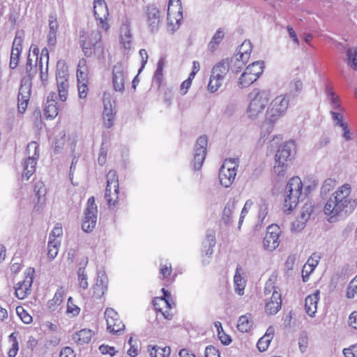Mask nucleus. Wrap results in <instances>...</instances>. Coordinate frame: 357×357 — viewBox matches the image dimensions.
I'll return each mask as SVG.
<instances>
[{
	"label": "nucleus",
	"instance_id": "nucleus-21",
	"mask_svg": "<svg viewBox=\"0 0 357 357\" xmlns=\"http://www.w3.org/2000/svg\"><path fill=\"white\" fill-rule=\"evenodd\" d=\"M38 160V159L36 158V156L31 155H29L27 158L24 160V161L22 163L23 178H25L26 180H28L31 177V176L35 172L36 165L37 164Z\"/></svg>",
	"mask_w": 357,
	"mask_h": 357
},
{
	"label": "nucleus",
	"instance_id": "nucleus-10",
	"mask_svg": "<svg viewBox=\"0 0 357 357\" xmlns=\"http://www.w3.org/2000/svg\"><path fill=\"white\" fill-rule=\"evenodd\" d=\"M207 143V137L205 135L200 136L196 142L192 162L195 170H199L202 167L206 154Z\"/></svg>",
	"mask_w": 357,
	"mask_h": 357
},
{
	"label": "nucleus",
	"instance_id": "nucleus-40",
	"mask_svg": "<svg viewBox=\"0 0 357 357\" xmlns=\"http://www.w3.org/2000/svg\"><path fill=\"white\" fill-rule=\"evenodd\" d=\"M347 59L348 64L357 70V46L350 47L347 50Z\"/></svg>",
	"mask_w": 357,
	"mask_h": 357
},
{
	"label": "nucleus",
	"instance_id": "nucleus-42",
	"mask_svg": "<svg viewBox=\"0 0 357 357\" xmlns=\"http://www.w3.org/2000/svg\"><path fill=\"white\" fill-rule=\"evenodd\" d=\"M252 326V322L247 315L241 316L238 321L237 328L242 333L248 332Z\"/></svg>",
	"mask_w": 357,
	"mask_h": 357
},
{
	"label": "nucleus",
	"instance_id": "nucleus-58",
	"mask_svg": "<svg viewBox=\"0 0 357 357\" xmlns=\"http://www.w3.org/2000/svg\"><path fill=\"white\" fill-rule=\"evenodd\" d=\"M205 357H220V354L218 349L209 345L205 349Z\"/></svg>",
	"mask_w": 357,
	"mask_h": 357
},
{
	"label": "nucleus",
	"instance_id": "nucleus-8",
	"mask_svg": "<svg viewBox=\"0 0 357 357\" xmlns=\"http://www.w3.org/2000/svg\"><path fill=\"white\" fill-rule=\"evenodd\" d=\"M97 206L93 197L87 201V206L84 211V218L82 223V228L85 232H91L95 228L97 222Z\"/></svg>",
	"mask_w": 357,
	"mask_h": 357
},
{
	"label": "nucleus",
	"instance_id": "nucleus-53",
	"mask_svg": "<svg viewBox=\"0 0 357 357\" xmlns=\"http://www.w3.org/2000/svg\"><path fill=\"white\" fill-rule=\"evenodd\" d=\"M356 294H357V280H352L347 288V296L349 298H353Z\"/></svg>",
	"mask_w": 357,
	"mask_h": 357
},
{
	"label": "nucleus",
	"instance_id": "nucleus-59",
	"mask_svg": "<svg viewBox=\"0 0 357 357\" xmlns=\"http://www.w3.org/2000/svg\"><path fill=\"white\" fill-rule=\"evenodd\" d=\"M77 89L79 98H85L88 93V83H77Z\"/></svg>",
	"mask_w": 357,
	"mask_h": 357
},
{
	"label": "nucleus",
	"instance_id": "nucleus-11",
	"mask_svg": "<svg viewBox=\"0 0 357 357\" xmlns=\"http://www.w3.org/2000/svg\"><path fill=\"white\" fill-rule=\"evenodd\" d=\"M93 12L98 26L107 31L109 26L107 23L109 12L105 1L104 0H94Z\"/></svg>",
	"mask_w": 357,
	"mask_h": 357
},
{
	"label": "nucleus",
	"instance_id": "nucleus-36",
	"mask_svg": "<svg viewBox=\"0 0 357 357\" xmlns=\"http://www.w3.org/2000/svg\"><path fill=\"white\" fill-rule=\"evenodd\" d=\"M59 114V108L57 102H45L44 108V115L47 119H52L55 118Z\"/></svg>",
	"mask_w": 357,
	"mask_h": 357
},
{
	"label": "nucleus",
	"instance_id": "nucleus-57",
	"mask_svg": "<svg viewBox=\"0 0 357 357\" xmlns=\"http://www.w3.org/2000/svg\"><path fill=\"white\" fill-rule=\"evenodd\" d=\"M118 194L119 193H116L115 190H114V192L112 194V191H110L109 195L107 197V189H105V197L107 200V204L109 205V207L115 206L118 199Z\"/></svg>",
	"mask_w": 357,
	"mask_h": 357
},
{
	"label": "nucleus",
	"instance_id": "nucleus-4",
	"mask_svg": "<svg viewBox=\"0 0 357 357\" xmlns=\"http://www.w3.org/2000/svg\"><path fill=\"white\" fill-rule=\"evenodd\" d=\"M250 104L247 109L249 119L254 120L262 114L269 100V92L254 89L248 95Z\"/></svg>",
	"mask_w": 357,
	"mask_h": 357
},
{
	"label": "nucleus",
	"instance_id": "nucleus-16",
	"mask_svg": "<svg viewBox=\"0 0 357 357\" xmlns=\"http://www.w3.org/2000/svg\"><path fill=\"white\" fill-rule=\"evenodd\" d=\"M130 24L131 20L127 16L123 17L120 27V43L125 50H130L132 45Z\"/></svg>",
	"mask_w": 357,
	"mask_h": 357
},
{
	"label": "nucleus",
	"instance_id": "nucleus-54",
	"mask_svg": "<svg viewBox=\"0 0 357 357\" xmlns=\"http://www.w3.org/2000/svg\"><path fill=\"white\" fill-rule=\"evenodd\" d=\"M306 222V221L302 220V219L298 216L296 220L292 222L291 230L294 231H301L305 227Z\"/></svg>",
	"mask_w": 357,
	"mask_h": 357
},
{
	"label": "nucleus",
	"instance_id": "nucleus-27",
	"mask_svg": "<svg viewBox=\"0 0 357 357\" xmlns=\"http://www.w3.org/2000/svg\"><path fill=\"white\" fill-rule=\"evenodd\" d=\"M236 202L234 199H229L226 204L222 212V220L225 225H229L232 222L231 215L235 209Z\"/></svg>",
	"mask_w": 357,
	"mask_h": 357
},
{
	"label": "nucleus",
	"instance_id": "nucleus-48",
	"mask_svg": "<svg viewBox=\"0 0 357 357\" xmlns=\"http://www.w3.org/2000/svg\"><path fill=\"white\" fill-rule=\"evenodd\" d=\"M61 77L63 79H68V77H69L68 68L64 63L58 62L56 79H60Z\"/></svg>",
	"mask_w": 357,
	"mask_h": 357
},
{
	"label": "nucleus",
	"instance_id": "nucleus-46",
	"mask_svg": "<svg viewBox=\"0 0 357 357\" xmlns=\"http://www.w3.org/2000/svg\"><path fill=\"white\" fill-rule=\"evenodd\" d=\"M9 341L12 342L11 348L8 352V357H15L19 350V343L15 333H12L8 336Z\"/></svg>",
	"mask_w": 357,
	"mask_h": 357
},
{
	"label": "nucleus",
	"instance_id": "nucleus-44",
	"mask_svg": "<svg viewBox=\"0 0 357 357\" xmlns=\"http://www.w3.org/2000/svg\"><path fill=\"white\" fill-rule=\"evenodd\" d=\"M257 79V78L253 77L251 75H246L245 72L244 71L238 79V86L241 88L248 87L253 82H255Z\"/></svg>",
	"mask_w": 357,
	"mask_h": 357
},
{
	"label": "nucleus",
	"instance_id": "nucleus-9",
	"mask_svg": "<svg viewBox=\"0 0 357 357\" xmlns=\"http://www.w3.org/2000/svg\"><path fill=\"white\" fill-rule=\"evenodd\" d=\"M145 22L151 33H156L161 24L160 12L154 5H148L144 13Z\"/></svg>",
	"mask_w": 357,
	"mask_h": 357
},
{
	"label": "nucleus",
	"instance_id": "nucleus-15",
	"mask_svg": "<svg viewBox=\"0 0 357 357\" xmlns=\"http://www.w3.org/2000/svg\"><path fill=\"white\" fill-rule=\"evenodd\" d=\"M127 77L126 67L122 63H117L112 69V82L116 91L123 92Z\"/></svg>",
	"mask_w": 357,
	"mask_h": 357
},
{
	"label": "nucleus",
	"instance_id": "nucleus-20",
	"mask_svg": "<svg viewBox=\"0 0 357 357\" xmlns=\"http://www.w3.org/2000/svg\"><path fill=\"white\" fill-rule=\"evenodd\" d=\"M35 196L37 198V202L34 206V209L40 211L43 209L45 204L46 188L42 181H38L34 185Z\"/></svg>",
	"mask_w": 357,
	"mask_h": 357
},
{
	"label": "nucleus",
	"instance_id": "nucleus-24",
	"mask_svg": "<svg viewBox=\"0 0 357 357\" xmlns=\"http://www.w3.org/2000/svg\"><path fill=\"white\" fill-rule=\"evenodd\" d=\"M326 93L330 100V104L332 108L331 111L342 112L344 110V109L340 102V98L337 96L335 95V92L333 91L332 87L330 85L326 86Z\"/></svg>",
	"mask_w": 357,
	"mask_h": 357
},
{
	"label": "nucleus",
	"instance_id": "nucleus-60",
	"mask_svg": "<svg viewBox=\"0 0 357 357\" xmlns=\"http://www.w3.org/2000/svg\"><path fill=\"white\" fill-rule=\"evenodd\" d=\"M99 350L102 354H109L110 356H114L116 353L114 347L102 344L99 347Z\"/></svg>",
	"mask_w": 357,
	"mask_h": 357
},
{
	"label": "nucleus",
	"instance_id": "nucleus-18",
	"mask_svg": "<svg viewBox=\"0 0 357 357\" xmlns=\"http://www.w3.org/2000/svg\"><path fill=\"white\" fill-rule=\"evenodd\" d=\"M282 307V294L276 289L273 291L271 298L265 305V312L269 315L277 314Z\"/></svg>",
	"mask_w": 357,
	"mask_h": 357
},
{
	"label": "nucleus",
	"instance_id": "nucleus-32",
	"mask_svg": "<svg viewBox=\"0 0 357 357\" xmlns=\"http://www.w3.org/2000/svg\"><path fill=\"white\" fill-rule=\"evenodd\" d=\"M225 37V32L222 29L220 28L218 29L213 36L212 37L211 41L209 42L208 47V49L213 52L216 50L217 47L219 45V44L221 43L222 39Z\"/></svg>",
	"mask_w": 357,
	"mask_h": 357
},
{
	"label": "nucleus",
	"instance_id": "nucleus-2",
	"mask_svg": "<svg viewBox=\"0 0 357 357\" xmlns=\"http://www.w3.org/2000/svg\"><path fill=\"white\" fill-rule=\"evenodd\" d=\"M303 183L298 176L292 177L287 183L284 193V211L290 213L298 205L302 196Z\"/></svg>",
	"mask_w": 357,
	"mask_h": 357
},
{
	"label": "nucleus",
	"instance_id": "nucleus-6",
	"mask_svg": "<svg viewBox=\"0 0 357 357\" xmlns=\"http://www.w3.org/2000/svg\"><path fill=\"white\" fill-rule=\"evenodd\" d=\"M289 99L286 96H279L272 100L268 107L266 120L270 123H275L282 116L289 106Z\"/></svg>",
	"mask_w": 357,
	"mask_h": 357
},
{
	"label": "nucleus",
	"instance_id": "nucleus-28",
	"mask_svg": "<svg viewBox=\"0 0 357 357\" xmlns=\"http://www.w3.org/2000/svg\"><path fill=\"white\" fill-rule=\"evenodd\" d=\"M88 264V259L86 257L83 259V261L80 263V265H83V266L79 267L77 271L78 281L79 285L83 289H86L88 288L89 284L87 282V275L85 273V267Z\"/></svg>",
	"mask_w": 357,
	"mask_h": 357
},
{
	"label": "nucleus",
	"instance_id": "nucleus-29",
	"mask_svg": "<svg viewBox=\"0 0 357 357\" xmlns=\"http://www.w3.org/2000/svg\"><path fill=\"white\" fill-rule=\"evenodd\" d=\"M240 271H241V267L239 265H238L236 268V273H235V275L234 277V282L236 291L239 295H243L244 294L245 280L241 276V275L240 273Z\"/></svg>",
	"mask_w": 357,
	"mask_h": 357
},
{
	"label": "nucleus",
	"instance_id": "nucleus-17",
	"mask_svg": "<svg viewBox=\"0 0 357 357\" xmlns=\"http://www.w3.org/2000/svg\"><path fill=\"white\" fill-rule=\"evenodd\" d=\"M34 273V268H30L24 280L17 283V287H15V292L17 298L24 299L30 293L31 287L33 281Z\"/></svg>",
	"mask_w": 357,
	"mask_h": 357
},
{
	"label": "nucleus",
	"instance_id": "nucleus-12",
	"mask_svg": "<svg viewBox=\"0 0 357 357\" xmlns=\"http://www.w3.org/2000/svg\"><path fill=\"white\" fill-rule=\"evenodd\" d=\"M105 317L107 325V331L113 334H119L125 329V325L119 319V315L112 308H107Z\"/></svg>",
	"mask_w": 357,
	"mask_h": 357
},
{
	"label": "nucleus",
	"instance_id": "nucleus-50",
	"mask_svg": "<svg viewBox=\"0 0 357 357\" xmlns=\"http://www.w3.org/2000/svg\"><path fill=\"white\" fill-rule=\"evenodd\" d=\"M26 151L28 156H36V158H39V144L37 142H31L29 143Z\"/></svg>",
	"mask_w": 357,
	"mask_h": 357
},
{
	"label": "nucleus",
	"instance_id": "nucleus-47",
	"mask_svg": "<svg viewBox=\"0 0 357 357\" xmlns=\"http://www.w3.org/2000/svg\"><path fill=\"white\" fill-rule=\"evenodd\" d=\"M331 114L332 116V120L334 123L335 126H338L340 128L344 127L348 125L347 123L344 121V116L341 112L331 111Z\"/></svg>",
	"mask_w": 357,
	"mask_h": 357
},
{
	"label": "nucleus",
	"instance_id": "nucleus-64",
	"mask_svg": "<svg viewBox=\"0 0 357 357\" xmlns=\"http://www.w3.org/2000/svg\"><path fill=\"white\" fill-rule=\"evenodd\" d=\"M348 322L351 327L357 329V312H353L349 315Z\"/></svg>",
	"mask_w": 357,
	"mask_h": 357
},
{
	"label": "nucleus",
	"instance_id": "nucleus-45",
	"mask_svg": "<svg viewBox=\"0 0 357 357\" xmlns=\"http://www.w3.org/2000/svg\"><path fill=\"white\" fill-rule=\"evenodd\" d=\"M336 185V181L333 178H328L326 179L321 188V197L327 195L335 188Z\"/></svg>",
	"mask_w": 357,
	"mask_h": 357
},
{
	"label": "nucleus",
	"instance_id": "nucleus-39",
	"mask_svg": "<svg viewBox=\"0 0 357 357\" xmlns=\"http://www.w3.org/2000/svg\"><path fill=\"white\" fill-rule=\"evenodd\" d=\"M165 65V61L162 58L160 59L157 63V68L154 73L153 82L155 83L158 87H159L162 81V71Z\"/></svg>",
	"mask_w": 357,
	"mask_h": 357
},
{
	"label": "nucleus",
	"instance_id": "nucleus-55",
	"mask_svg": "<svg viewBox=\"0 0 357 357\" xmlns=\"http://www.w3.org/2000/svg\"><path fill=\"white\" fill-rule=\"evenodd\" d=\"M271 341V339L266 337L265 336L261 337L257 344L258 349L260 351H266L268 349Z\"/></svg>",
	"mask_w": 357,
	"mask_h": 357
},
{
	"label": "nucleus",
	"instance_id": "nucleus-33",
	"mask_svg": "<svg viewBox=\"0 0 357 357\" xmlns=\"http://www.w3.org/2000/svg\"><path fill=\"white\" fill-rule=\"evenodd\" d=\"M229 68L234 73H238L246 64L248 61L243 60V58H239L238 55L231 58L229 60Z\"/></svg>",
	"mask_w": 357,
	"mask_h": 357
},
{
	"label": "nucleus",
	"instance_id": "nucleus-52",
	"mask_svg": "<svg viewBox=\"0 0 357 357\" xmlns=\"http://www.w3.org/2000/svg\"><path fill=\"white\" fill-rule=\"evenodd\" d=\"M175 6L176 8L178 9V13L180 16L179 19L176 20V22H178L182 19V13L180 11L181 9V3L180 0H169V6H168V10H167V15H168V20H169L170 17V7Z\"/></svg>",
	"mask_w": 357,
	"mask_h": 357
},
{
	"label": "nucleus",
	"instance_id": "nucleus-13",
	"mask_svg": "<svg viewBox=\"0 0 357 357\" xmlns=\"http://www.w3.org/2000/svg\"><path fill=\"white\" fill-rule=\"evenodd\" d=\"M31 79L28 77H23L21 80V85L18 93V109L23 113L27 107V103L31 96Z\"/></svg>",
	"mask_w": 357,
	"mask_h": 357
},
{
	"label": "nucleus",
	"instance_id": "nucleus-38",
	"mask_svg": "<svg viewBox=\"0 0 357 357\" xmlns=\"http://www.w3.org/2000/svg\"><path fill=\"white\" fill-rule=\"evenodd\" d=\"M215 231L213 230H208L206 236L204 243L205 246H208V249L206 250V255H211L213 253V248L215 245Z\"/></svg>",
	"mask_w": 357,
	"mask_h": 357
},
{
	"label": "nucleus",
	"instance_id": "nucleus-22",
	"mask_svg": "<svg viewBox=\"0 0 357 357\" xmlns=\"http://www.w3.org/2000/svg\"><path fill=\"white\" fill-rule=\"evenodd\" d=\"M319 292L317 291L316 293L309 295L305 300V309L306 313L310 317H314L317 312V305L319 301Z\"/></svg>",
	"mask_w": 357,
	"mask_h": 357
},
{
	"label": "nucleus",
	"instance_id": "nucleus-49",
	"mask_svg": "<svg viewBox=\"0 0 357 357\" xmlns=\"http://www.w3.org/2000/svg\"><path fill=\"white\" fill-rule=\"evenodd\" d=\"M312 211H313V206H312V203H306L302 207L299 217L302 219V220H305V221L307 222Z\"/></svg>",
	"mask_w": 357,
	"mask_h": 357
},
{
	"label": "nucleus",
	"instance_id": "nucleus-63",
	"mask_svg": "<svg viewBox=\"0 0 357 357\" xmlns=\"http://www.w3.org/2000/svg\"><path fill=\"white\" fill-rule=\"evenodd\" d=\"M72 301V297L68 298L67 312L69 313H72L73 315H77L79 314L80 309L78 307L74 305Z\"/></svg>",
	"mask_w": 357,
	"mask_h": 357
},
{
	"label": "nucleus",
	"instance_id": "nucleus-35",
	"mask_svg": "<svg viewBox=\"0 0 357 357\" xmlns=\"http://www.w3.org/2000/svg\"><path fill=\"white\" fill-rule=\"evenodd\" d=\"M59 245L60 242L58 240L49 238L47 257L50 259L52 260L57 256Z\"/></svg>",
	"mask_w": 357,
	"mask_h": 357
},
{
	"label": "nucleus",
	"instance_id": "nucleus-30",
	"mask_svg": "<svg viewBox=\"0 0 357 357\" xmlns=\"http://www.w3.org/2000/svg\"><path fill=\"white\" fill-rule=\"evenodd\" d=\"M58 93L59 98L61 101H66L68 97L69 81L68 79H56Z\"/></svg>",
	"mask_w": 357,
	"mask_h": 357
},
{
	"label": "nucleus",
	"instance_id": "nucleus-61",
	"mask_svg": "<svg viewBox=\"0 0 357 357\" xmlns=\"http://www.w3.org/2000/svg\"><path fill=\"white\" fill-rule=\"evenodd\" d=\"M21 53H16L11 50L10 59V67L12 69H15L18 65V61Z\"/></svg>",
	"mask_w": 357,
	"mask_h": 357
},
{
	"label": "nucleus",
	"instance_id": "nucleus-1",
	"mask_svg": "<svg viewBox=\"0 0 357 357\" xmlns=\"http://www.w3.org/2000/svg\"><path fill=\"white\" fill-rule=\"evenodd\" d=\"M350 193V185L344 184L328 199L324 208V213L328 217L329 222H337L346 218L354 210L357 202L349 196Z\"/></svg>",
	"mask_w": 357,
	"mask_h": 357
},
{
	"label": "nucleus",
	"instance_id": "nucleus-31",
	"mask_svg": "<svg viewBox=\"0 0 357 357\" xmlns=\"http://www.w3.org/2000/svg\"><path fill=\"white\" fill-rule=\"evenodd\" d=\"M148 351L151 357H168L171 349L169 347L149 346Z\"/></svg>",
	"mask_w": 357,
	"mask_h": 357
},
{
	"label": "nucleus",
	"instance_id": "nucleus-43",
	"mask_svg": "<svg viewBox=\"0 0 357 357\" xmlns=\"http://www.w3.org/2000/svg\"><path fill=\"white\" fill-rule=\"evenodd\" d=\"M24 36V31H17L16 32V35L13 43L12 51H14L16 53L22 52Z\"/></svg>",
	"mask_w": 357,
	"mask_h": 357
},
{
	"label": "nucleus",
	"instance_id": "nucleus-23",
	"mask_svg": "<svg viewBox=\"0 0 357 357\" xmlns=\"http://www.w3.org/2000/svg\"><path fill=\"white\" fill-rule=\"evenodd\" d=\"M93 336V332L89 329H82L73 335V340L78 344L89 343Z\"/></svg>",
	"mask_w": 357,
	"mask_h": 357
},
{
	"label": "nucleus",
	"instance_id": "nucleus-62",
	"mask_svg": "<svg viewBox=\"0 0 357 357\" xmlns=\"http://www.w3.org/2000/svg\"><path fill=\"white\" fill-rule=\"evenodd\" d=\"M222 83L220 81H217L214 79H210L209 83L208 84V90L211 93H215L217 91L219 88L221 86Z\"/></svg>",
	"mask_w": 357,
	"mask_h": 357
},
{
	"label": "nucleus",
	"instance_id": "nucleus-3",
	"mask_svg": "<svg viewBox=\"0 0 357 357\" xmlns=\"http://www.w3.org/2000/svg\"><path fill=\"white\" fill-rule=\"evenodd\" d=\"M295 153L296 146L293 141L287 142L280 146L275 155V173L278 176H283L294 158Z\"/></svg>",
	"mask_w": 357,
	"mask_h": 357
},
{
	"label": "nucleus",
	"instance_id": "nucleus-37",
	"mask_svg": "<svg viewBox=\"0 0 357 357\" xmlns=\"http://www.w3.org/2000/svg\"><path fill=\"white\" fill-rule=\"evenodd\" d=\"M229 69V59H223L217 63L212 69L215 73L220 75L225 78V75L228 73Z\"/></svg>",
	"mask_w": 357,
	"mask_h": 357
},
{
	"label": "nucleus",
	"instance_id": "nucleus-26",
	"mask_svg": "<svg viewBox=\"0 0 357 357\" xmlns=\"http://www.w3.org/2000/svg\"><path fill=\"white\" fill-rule=\"evenodd\" d=\"M264 62L257 61L249 65L245 70L246 75H251L256 78H259L264 71Z\"/></svg>",
	"mask_w": 357,
	"mask_h": 357
},
{
	"label": "nucleus",
	"instance_id": "nucleus-5",
	"mask_svg": "<svg viewBox=\"0 0 357 357\" xmlns=\"http://www.w3.org/2000/svg\"><path fill=\"white\" fill-rule=\"evenodd\" d=\"M101 38V33L98 30L91 33L80 32L79 43L85 56L90 57L93 53L103 52Z\"/></svg>",
	"mask_w": 357,
	"mask_h": 357
},
{
	"label": "nucleus",
	"instance_id": "nucleus-14",
	"mask_svg": "<svg viewBox=\"0 0 357 357\" xmlns=\"http://www.w3.org/2000/svg\"><path fill=\"white\" fill-rule=\"evenodd\" d=\"M280 228L276 225H271L268 227L266 236L264 238V247L266 250L273 251L280 244Z\"/></svg>",
	"mask_w": 357,
	"mask_h": 357
},
{
	"label": "nucleus",
	"instance_id": "nucleus-56",
	"mask_svg": "<svg viewBox=\"0 0 357 357\" xmlns=\"http://www.w3.org/2000/svg\"><path fill=\"white\" fill-rule=\"evenodd\" d=\"M252 205H253V202L252 200L248 199V200H247L245 202V203L244 204V206H243V209L241 211V215H240V218H239V222H238L239 227L242 224L245 216L246 215V214L248 212V210L251 208V206Z\"/></svg>",
	"mask_w": 357,
	"mask_h": 357
},
{
	"label": "nucleus",
	"instance_id": "nucleus-25",
	"mask_svg": "<svg viewBox=\"0 0 357 357\" xmlns=\"http://www.w3.org/2000/svg\"><path fill=\"white\" fill-rule=\"evenodd\" d=\"M107 197L109 195L112 189L119 193V178L115 170H110L107 175Z\"/></svg>",
	"mask_w": 357,
	"mask_h": 357
},
{
	"label": "nucleus",
	"instance_id": "nucleus-51",
	"mask_svg": "<svg viewBox=\"0 0 357 357\" xmlns=\"http://www.w3.org/2000/svg\"><path fill=\"white\" fill-rule=\"evenodd\" d=\"M16 312L24 324H30L32 321L31 316L22 306L17 307Z\"/></svg>",
	"mask_w": 357,
	"mask_h": 357
},
{
	"label": "nucleus",
	"instance_id": "nucleus-19",
	"mask_svg": "<svg viewBox=\"0 0 357 357\" xmlns=\"http://www.w3.org/2000/svg\"><path fill=\"white\" fill-rule=\"evenodd\" d=\"M107 278L104 273H98V278L93 287V296L100 298L107 290Z\"/></svg>",
	"mask_w": 357,
	"mask_h": 357
},
{
	"label": "nucleus",
	"instance_id": "nucleus-34",
	"mask_svg": "<svg viewBox=\"0 0 357 357\" xmlns=\"http://www.w3.org/2000/svg\"><path fill=\"white\" fill-rule=\"evenodd\" d=\"M252 52V44L250 41L245 40L238 49V52L236 55L239 58H243L244 61H248L250 55Z\"/></svg>",
	"mask_w": 357,
	"mask_h": 357
},
{
	"label": "nucleus",
	"instance_id": "nucleus-41",
	"mask_svg": "<svg viewBox=\"0 0 357 357\" xmlns=\"http://www.w3.org/2000/svg\"><path fill=\"white\" fill-rule=\"evenodd\" d=\"M303 89V82L299 78L294 79L289 84V94L297 96Z\"/></svg>",
	"mask_w": 357,
	"mask_h": 357
},
{
	"label": "nucleus",
	"instance_id": "nucleus-7",
	"mask_svg": "<svg viewBox=\"0 0 357 357\" xmlns=\"http://www.w3.org/2000/svg\"><path fill=\"white\" fill-rule=\"evenodd\" d=\"M238 167L237 159L229 158L225 160L219 172L220 184L225 188L229 187L234 182Z\"/></svg>",
	"mask_w": 357,
	"mask_h": 357
}]
</instances>
